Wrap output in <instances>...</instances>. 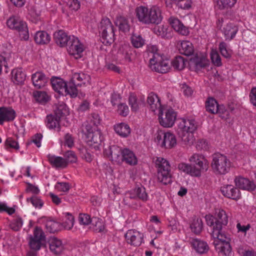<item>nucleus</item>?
I'll return each instance as SVG.
<instances>
[{
	"label": "nucleus",
	"mask_w": 256,
	"mask_h": 256,
	"mask_svg": "<svg viewBox=\"0 0 256 256\" xmlns=\"http://www.w3.org/2000/svg\"><path fill=\"white\" fill-rule=\"evenodd\" d=\"M135 12L138 20L144 24H158L162 19L160 8L156 6L150 8L140 6L136 8Z\"/></svg>",
	"instance_id": "obj_1"
},
{
	"label": "nucleus",
	"mask_w": 256,
	"mask_h": 256,
	"mask_svg": "<svg viewBox=\"0 0 256 256\" xmlns=\"http://www.w3.org/2000/svg\"><path fill=\"white\" fill-rule=\"evenodd\" d=\"M205 219L206 224L212 228L211 234L212 237H218L222 233H226L222 229L228 223V216L224 210H220L214 216L206 214Z\"/></svg>",
	"instance_id": "obj_2"
},
{
	"label": "nucleus",
	"mask_w": 256,
	"mask_h": 256,
	"mask_svg": "<svg viewBox=\"0 0 256 256\" xmlns=\"http://www.w3.org/2000/svg\"><path fill=\"white\" fill-rule=\"evenodd\" d=\"M196 129V122L194 120L182 119L178 124L177 133L185 144H190L193 142L192 133Z\"/></svg>",
	"instance_id": "obj_3"
},
{
	"label": "nucleus",
	"mask_w": 256,
	"mask_h": 256,
	"mask_svg": "<svg viewBox=\"0 0 256 256\" xmlns=\"http://www.w3.org/2000/svg\"><path fill=\"white\" fill-rule=\"evenodd\" d=\"M231 162L224 154L215 153L212 156L211 167L213 172L216 175H224L230 170Z\"/></svg>",
	"instance_id": "obj_4"
},
{
	"label": "nucleus",
	"mask_w": 256,
	"mask_h": 256,
	"mask_svg": "<svg viewBox=\"0 0 256 256\" xmlns=\"http://www.w3.org/2000/svg\"><path fill=\"white\" fill-rule=\"evenodd\" d=\"M156 46H152V56L150 60V68L159 73H166L170 69L169 60L164 58V54H160L157 52Z\"/></svg>",
	"instance_id": "obj_5"
},
{
	"label": "nucleus",
	"mask_w": 256,
	"mask_h": 256,
	"mask_svg": "<svg viewBox=\"0 0 256 256\" xmlns=\"http://www.w3.org/2000/svg\"><path fill=\"white\" fill-rule=\"evenodd\" d=\"M69 110L64 104L58 105L54 110V114H50L47 116L46 126L50 130L56 129L60 130V121L68 115Z\"/></svg>",
	"instance_id": "obj_6"
},
{
	"label": "nucleus",
	"mask_w": 256,
	"mask_h": 256,
	"mask_svg": "<svg viewBox=\"0 0 256 256\" xmlns=\"http://www.w3.org/2000/svg\"><path fill=\"white\" fill-rule=\"evenodd\" d=\"M104 154L114 163L120 164L125 162L128 163V149L112 146L105 148Z\"/></svg>",
	"instance_id": "obj_7"
},
{
	"label": "nucleus",
	"mask_w": 256,
	"mask_h": 256,
	"mask_svg": "<svg viewBox=\"0 0 256 256\" xmlns=\"http://www.w3.org/2000/svg\"><path fill=\"white\" fill-rule=\"evenodd\" d=\"M156 166L158 180L165 185L170 184L172 182V174L169 162L164 158H157Z\"/></svg>",
	"instance_id": "obj_8"
},
{
	"label": "nucleus",
	"mask_w": 256,
	"mask_h": 256,
	"mask_svg": "<svg viewBox=\"0 0 256 256\" xmlns=\"http://www.w3.org/2000/svg\"><path fill=\"white\" fill-rule=\"evenodd\" d=\"M7 26L12 30H17L22 39L27 40L29 38V32L27 24L19 18L12 16L6 22Z\"/></svg>",
	"instance_id": "obj_9"
},
{
	"label": "nucleus",
	"mask_w": 256,
	"mask_h": 256,
	"mask_svg": "<svg viewBox=\"0 0 256 256\" xmlns=\"http://www.w3.org/2000/svg\"><path fill=\"white\" fill-rule=\"evenodd\" d=\"M213 238L217 239L214 241V244L218 252L224 256H230L232 250L230 236L226 233H222L218 237Z\"/></svg>",
	"instance_id": "obj_10"
},
{
	"label": "nucleus",
	"mask_w": 256,
	"mask_h": 256,
	"mask_svg": "<svg viewBox=\"0 0 256 256\" xmlns=\"http://www.w3.org/2000/svg\"><path fill=\"white\" fill-rule=\"evenodd\" d=\"M103 138L100 130H91L88 126L85 132V141L87 144L96 151L100 150Z\"/></svg>",
	"instance_id": "obj_11"
},
{
	"label": "nucleus",
	"mask_w": 256,
	"mask_h": 256,
	"mask_svg": "<svg viewBox=\"0 0 256 256\" xmlns=\"http://www.w3.org/2000/svg\"><path fill=\"white\" fill-rule=\"evenodd\" d=\"M100 30L104 44H110L114 41V27L108 18H106L102 20Z\"/></svg>",
	"instance_id": "obj_12"
},
{
	"label": "nucleus",
	"mask_w": 256,
	"mask_h": 256,
	"mask_svg": "<svg viewBox=\"0 0 256 256\" xmlns=\"http://www.w3.org/2000/svg\"><path fill=\"white\" fill-rule=\"evenodd\" d=\"M84 50V44L78 37L72 35L67 48L68 54L75 59H79L83 56Z\"/></svg>",
	"instance_id": "obj_13"
},
{
	"label": "nucleus",
	"mask_w": 256,
	"mask_h": 256,
	"mask_svg": "<svg viewBox=\"0 0 256 256\" xmlns=\"http://www.w3.org/2000/svg\"><path fill=\"white\" fill-rule=\"evenodd\" d=\"M176 117V112L172 108L166 110L164 114H163L162 108L159 110V122L164 128L172 127L174 123Z\"/></svg>",
	"instance_id": "obj_14"
},
{
	"label": "nucleus",
	"mask_w": 256,
	"mask_h": 256,
	"mask_svg": "<svg viewBox=\"0 0 256 256\" xmlns=\"http://www.w3.org/2000/svg\"><path fill=\"white\" fill-rule=\"evenodd\" d=\"M45 242V236L42 230L38 227L34 228L33 236L29 238V244L32 250H39L43 242Z\"/></svg>",
	"instance_id": "obj_15"
},
{
	"label": "nucleus",
	"mask_w": 256,
	"mask_h": 256,
	"mask_svg": "<svg viewBox=\"0 0 256 256\" xmlns=\"http://www.w3.org/2000/svg\"><path fill=\"white\" fill-rule=\"evenodd\" d=\"M189 160L191 164L199 170L200 174L202 172L206 171L208 168V161L202 155L194 154L190 158Z\"/></svg>",
	"instance_id": "obj_16"
},
{
	"label": "nucleus",
	"mask_w": 256,
	"mask_h": 256,
	"mask_svg": "<svg viewBox=\"0 0 256 256\" xmlns=\"http://www.w3.org/2000/svg\"><path fill=\"white\" fill-rule=\"evenodd\" d=\"M220 192L226 198L237 200L240 198V192L238 188L231 184L224 185L220 188Z\"/></svg>",
	"instance_id": "obj_17"
},
{
	"label": "nucleus",
	"mask_w": 256,
	"mask_h": 256,
	"mask_svg": "<svg viewBox=\"0 0 256 256\" xmlns=\"http://www.w3.org/2000/svg\"><path fill=\"white\" fill-rule=\"evenodd\" d=\"M144 104V100L142 98H138L135 93H130L129 95V108L132 113L134 114L140 112V109Z\"/></svg>",
	"instance_id": "obj_18"
},
{
	"label": "nucleus",
	"mask_w": 256,
	"mask_h": 256,
	"mask_svg": "<svg viewBox=\"0 0 256 256\" xmlns=\"http://www.w3.org/2000/svg\"><path fill=\"white\" fill-rule=\"evenodd\" d=\"M234 181L236 187L242 190L252 192L256 188V185L253 181L240 176H236Z\"/></svg>",
	"instance_id": "obj_19"
},
{
	"label": "nucleus",
	"mask_w": 256,
	"mask_h": 256,
	"mask_svg": "<svg viewBox=\"0 0 256 256\" xmlns=\"http://www.w3.org/2000/svg\"><path fill=\"white\" fill-rule=\"evenodd\" d=\"M16 116L15 110L11 107H0V124L12 121Z\"/></svg>",
	"instance_id": "obj_20"
},
{
	"label": "nucleus",
	"mask_w": 256,
	"mask_h": 256,
	"mask_svg": "<svg viewBox=\"0 0 256 256\" xmlns=\"http://www.w3.org/2000/svg\"><path fill=\"white\" fill-rule=\"evenodd\" d=\"M168 22L174 30L179 34L183 36H188L189 34L188 28L184 26L178 18L171 16L169 18Z\"/></svg>",
	"instance_id": "obj_21"
},
{
	"label": "nucleus",
	"mask_w": 256,
	"mask_h": 256,
	"mask_svg": "<svg viewBox=\"0 0 256 256\" xmlns=\"http://www.w3.org/2000/svg\"><path fill=\"white\" fill-rule=\"evenodd\" d=\"M31 78L34 86L36 88H43L48 82V78L42 72H36L33 74Z\"/></svg>",
	"instance_id": "obj_22"
},
{
	"label": "nucleus",
	"mask_w": 256,
	"mask_h": 256,
	"mask_svg": "<svg viewBox=\"0 0 256 256\" xmlns=\"http://www.w3.org/2000/svg\"><path fill=\"white\" fill-rule=\"evenodd\" d=\"M72 36H68L63 30H59L54 34V40L56 44L60 47H64L70 42Z\"/></svg>",
	"instance_id": "obj_23"
},
{
	"label": "nucleus",
	"mask_w": 256,
	"mask_h": 256,
	"mask_svg": "<svg viewBox=\"0 0 256 256\" xmlns=\"http://www.w3.org/2000/svg\"><path fill=\"white\" fill-rule=\"evenodd\" d=\"M178 168L180 171L192 176L199 177L201 176L199 170L191 164L181 162L178 164Z\"/></svg>",
	"instance_id": "obj_24"
},
{
	"label": "nucleus",
	"mask_w": 256,
	"mask_h": 256,
	"mask_svg": "<svg viewBox=\"0 0 256 256\" xmlns=\"http://www.w3.org/2000/svg\"><path fill=\"white\" fill-rule=\"evenodd\" d=\"M50 250L55 254H60L64 250V246L62 240L55 237L49 240Z\"/></svg>",
	"instance_id": "obj_25"
},
{
	"label": "nucleus",
	"mask_w": 256,
	"mask_h": 256,
	"mask_svg": "<svg viewBox=\"0 0 256 256\" xmlns=\"http://www.w3.org/2000/svg\"><path fill=\"white\" fill-rule=\"evenodd\" d=\"M146 102L150 106V110L152 112H155L156 110L159 112L160 109H162V105L160 102V99L158 96L153 92H151L148 95Z\"/></svg>",
	"instance_id": "obj_26"
},
{
	"label": "nucleus",
	"mask_w": 256,
	"mask_h": 256,
	"mask_svg": "<svg viewBox=\"0 0 256 256\" xmlns=\"http://www.w3.org/2000/svg\"><path fill=\"white\" fill-rule=\"evenodd\" d=\"M90 78L88 74L84 73H74L71 78L72 83L77 86H81L82 84H86L90 82Z\"/></svg>",
	"instance_id": "obj_27"
},
{
	"label": "nucleus",
	"mask_w": 256,
	"mask_h": 256,
	"mask_svg": "<svg viewBox=\"0 0 256 256\" xmlns=\"http://www.w3.org/2000/svg\"><path fill=\"white\" fill-rule=\"evenodd\" d=\"M190 244L196 252L200 254L206 253L209 249L206 242L198 238L192 239Z\"/></svg>",
	"instance_id": "obj_28"
},
{
	"label": "nucleus",
	"mask_w": 256,
	"mask_h": 256,
	"mask_svg": "<svg viewBox=\"0 0 256 256\" xmlns=\"http://www.w3.org/2000/svg\"><path fill=\"white\" fill-rule=\"evenodd\" d=\"M26 78V74L21 68H14L11 72V78L15 84H22L24 82Z\"/></svg>",
	"instance_id": "obj_29"
},
{
	"label": "nucleus",
	"mask_w": 256,
	"mask_h": 256,
	"mask_svg": "<svg viewBox=\"0 0 256 256\" xmlns=\"http://www.w3.org/2000/svg\"><path fill=\"white\" fill-rule=\"evenodd\" d=\"M34 37L36 43L40 45L48 44L51 40L50 35L44 30L36 32Z\"/></svg>",
	"instance_id": "obj_30"
},
{
	"label": "nucleus",
	"mask_w": 256,
	"mask_h": 256,
	"mask_svg": "<svg viewBox=\"0 0 256 256\" xmlns=\"http://www.w3.org/2000/svg\"><path fill=\"white\" fill-rule=\"evenodd\" d=\"M176 144V140L175 136L172 132H166L164 138L160 144L161 147H164L166 148H171L174 147Z\"/></svg>",
	"instance_id": "obj_31"
},
{
	"label": "nucleus",
	"mask_w": 256,
	"mask_h": 256,
	"mask_svg": "<svg viewBox=\"0 0 256 256\" xmlns=\"http://www.w3.org/2000/svg\"><path fill=\"white\" fill-rule=\"evenodd\" d=\"M100 120L99 116L98 114H93L88 117L84 124L85 130H87L88 126H89L91 128V130H100L98 128V126L100 124Z\"/></svg>",
	"instance_id": "obj_32"
},
{
	"label": "nucleus",
	"mask_w": 256,
	"mask_h": 256,
	"mask_svg": "<svg viewBox=\"0 0 256 256\" xmlns=\"http://www.w3.org/2000/svg\"><path fill=\"white\" fill-rule=\"evenodd\" d=\"M53 89L60 94H64L66 90L67 84L62 78H53L51 81Z\"/></svg>",
	"instance_id": "obj_33"
},
{
	"label": "nucleus",
	"mask_w": 256,
	"mask_h": 256,
	"mask_svg": "<svg viewBox=\"0 0 256 256\" xmlns=\"http://www.w3.org/2000/svg\"><path fill=\"white\" fill-rule=\"evenodd\" d=\"M238 31V27L232 23L228 24L222 30L226 40H230L234 38Z\"/></svg>",
	"instance_id": "obj_34"
},
{
	"label": "nucleus",
	"mask_w": 256,
	"mask_h": 256,
	"mask_svg": "<svg viewBox=\"0 0 256 256\" xmlns=\"http://www.w3.org/2000/svg\"><path fill=\"white\" fill-rule=\"evenodd\" d=\"M120 99V98L119 95L114 94L112 96L111 102L114 106L118 104V114L121 116H126L128 114V108L126 104H119Z\"/></svg>",
	"instance_id": "obj_35"
},
{
	"label": "nucleus",
	"mask_w": 256,
	"mask_h": 256,
	"mask_svg": "<svg viewBox=\"0 0 256 256\" xmlns=\"http://www.w3.org/2000/svg\"><path fill=\"white\" fill-rule=\"evenodd\" d=\"M130 198H134L136 197L142 200H146L148 195L146 192L145 188L141 184L137 185L136 188L130 191Z\"/></svg>",
	"instance_id": "obj_36"
},
{
	"label": "nucleus",
	"mask_w": 256,
	"mask_h": 256,
	"mask_svg": "<svg viewBox=\"0 0 256 256\" xmlns=\"http://www.w3.org/2000/svg\"><path fill=\"white\" fill-rule=\"evenodd\" d=\"M48 162L52 166L57 168H64L67 166V161L60 156L49 154L48 156Z\"/></svg>",
	"instance_id": "obj_37"
},
{
	"label": "nucleus",
	"mask_w": 256,
	"mask_h": 256,
	"mask_svg": "<svg viewBox=\"0 0 256 256\" xmlns=\"http://www.w3.org/2000/svg\"><path fill=\"white\" fill-rule=\"evenodd\" d=\"M203 222L201 218L194 216L190 224V228L192 232L196 234H199L203 230Z\"/></svg>",
	"instance_id": "obj_38"
},
{
	"label": "nucleus",
	"mask_w": 256,
	"mask_h": 256,
	"mask_svg": "<svg viewBox=\"0 0 256 256\" xmlns=\"http://www.w3.org/2000/svg\"><path fill=\"white\" fill-rule=\"evenodd\" d=\"M180 52L184 55L189 56L193 54L194 50L192 44L189 41L184 40L181 42L179 48Z\"/></svg>",
	"instance_id": "obj_39"
},
{
	"label": "nucleus",
	"mask_w": 256,
	"mask_h": 256,
	"mask_svg": "<svg viewBox=\"0 0 256 256\" xmlns=\"http://www.w3.org/2000/svg\"><path fill=\"white\" fill-rule=\"evenodd\" d=\"M129 235H130V244L135 246L140 245L143 240L144 236L139 232L134 230H129Z\"/></svg>",
	"instance_id": "obj_40"
},
{
	"label": "nucleus",
	"mask_w": 256,
	"mask_h": 256,
	"mask_svg": "<svg viewBox=\"0 0 256 256\" xmlns=\"http://www.w3.org/2000/svg\"><path fill=\"white\" fill-rule=\"evenodd\" d=\"M191 64H194L197 70H200L206 68L208 65V62L206 58L202 57L195 56L190 60Z\"/></svg>",
	"instance_id": "obj_41"
},
{
	"label": "nucleus",
	"mask_w": 256,
	"mask_h": 256,
	"mask_svg": "<svg viewBox=\"0 0 256 256\" xmlns=\"http://www.w3.org/2000/svg\"><path fill=\"white\" fill-rule=\"evenodd\" d=\"M33 96L36 102L40 104H45L50 100V96L44 91L34 92Z\"/></svg>",
	"instance_id": "obj_42"
},
{
	"label": "nucleus",
	"mask_w": 256,
	"mask_h": 256,
	"mask_svg": "<svg viewBox=\"0 0 256 256\" xmlns=\"http://www.w3.org/2000/svg\"><path fill=\"white\" fill-rule=\"evenodd\" d=\"M64 218L62 223L63 228L67 230H70L74 224V218L72 214L68 212L64 214Z\"/></svg>",
	"instance_id": "obj_43"
},
{
	"label": "nucleus",
	"mask_w": 256,
	"mask_h": 256,
	"mask_svg": "<svg viewBox=\"0 0 256 256\" xmlns=\"http://www.w3.org/2000/svg\"><path fill=\"white\" fill-rule=\"evenodd\" d=\"M91 228L96 232H102L105 228L104 221L98 218H94L92 220Z\"/></svg>",
	"instance_id": "obj_44"
},
{
	"label": "nucleus",
	"mask_w": 256,
	"mask_h": 256,
	"mask_svg": "<svg viewBox=\"0 0 256 256\" xmlns=\"http://www.w3.org/2000/svg\"><path fill=\"white\" fill-rule=\"evenodd\" d=\"M217 101L213 98H208L206 102V108L207 112L215 114L216 106H218Z\"/></svg>",
	"instance_id": "obj_45"
},
{
	"label": "nucleus",
	"mask_w": 256,
	"mask_h": 256,
	"mask_svg": "<svg viewBox=\"0 0 256 256\" xmlns=\"http://www.w3.org/2000/svg\"><path fill=\"white\" fill-rule=\"evenodd\" d=\"M131 43L134 47L139 48L144 44V40L139 34L133 33L130 38Z\"/></svg>",
	"instance_id": "obj_46"
},
{
	"label": "nucleus",
	"mask_w": 256,
	"mask_h": 256,
	"mask_svg": "<svg viewBox=\"0 0 256 256\" xmlns=\"http://www.w3.org/2000/svg\"><path fill=\"white\" fill-rule=\"evenodd\" d=\"M115 132L120 136H127L128 134V126L126 123H120L114 126Z\"/></svg>",
	"instance_id": "obj_47"
},
{
	"label": "nucleus",
	"mask_w": 256,
	"mask_h": 256,
	"mask_svg": "<svg viewBox=\"0 0 256 256\" xmlns=\"http://www.w3.org/2000/svg\"><path fill=\"white\" fill-rule=\"evenodd\" d=\"M171 64L174 69L178 70H182L185 66L184 58L181 56H178L171 62Z\"/></svg>",
	"instance_id": "obj_48"
},
{
	"label": "nucleus",
	"mask_w": 256,
	"mask_h": 256,
	"mask_svg": "<svg viewBox=\"0 0 256 256\" xmlns=\"http://www.w3.org/2000/svg\"><path fill=\"white\" fill-rule=\"evenodd\" d=\"M46 228L50 232H55L60 229V225L58 222L49 220L46 222Z\"/></svg>",
	"instance_id": "obj_49"
},
{
	"label": "nucleus",
	"mask_w": 256,
	"mask_h": 256,
	"mask_svg": "<svg viewBox=\"0 0 256 256\" xmlns=\"http://www.w3.org/2000/svg\"><path fill=\"white\" fill-rule=\"evenodd\" d=\"M236 2V0H218V5L220 10L231 8Z\"/></svg>",
	"instance_id": "obj_50"
},
{
	"label": "nucleus",
	"mask_w": 256,
	"mask_h": 256,
	"mask_svg": "<svg viewBox=\"0 0 256 256\" xmlns=\"http://www.w3.org/2000/svg\"><path fill=\"white\" fill-rule=\"evenodd\" d=\"M76 84L72 83L70 81V83L66 86V90L63 95L69 94L72 97H76L78 94V90L76 88Z\"/></svg>",
	"instance_id": "obj_51"
},
{
	"label": "nucleus",
	"mask_w": 256,
	"mask_h": 256,
	"mask_svg": "<svg viewBox=\"0 0 256 256\" xmlns=\"http://www.w3.org/2000/svg\"><path fill=\"white\" fill-rule=\"evenodd\" d=\"M54 188L58 192L66 193L69 190L70 186L67 182H58L55 184Z\"/></svg>",
	"instance_id": "obj_52"
},
{
	"label": "nucleus",
	"mask_w": 256,
	"mask_h": 256,
	"mask_svg": "<svg viewBox=\"0 0 256 256\" xmlns=\"http://www.w3.org/2000/svg\"><path fill=\"white\" fill-rule=\"evenodd\" d=\"M116 24L119 27L120 30L126 32L128 28V22L126 18L120 16L116 20Z\"/></svg>",
	"instance_id": "obj_53"
},
{
	"label": "nucleus",
	"mask_w": 256,
	"mask_h": 256,
	"mask_svg": "<svg viewBox=\"0 0 256 256\" xmlns=\"http://www.w3.org/2000/svg\"><path fill=\"white\" fill-rule=\"evenodd\" d=\"M5 148L6 149L13 148L16 150L19 149V144L17 141L12 138H8L5 141Z\"/></svg>",
	"instance_id": "obj_54"
},
{
	"label": "nucleus",
	"mask_w": 256,
	"mask_h": 256,
	"mask_svg": "<svg viewBox=\"0 0 256 256\" xmlns=\"http://www.w3.org/2000/svg\"><path fill=\"white\" fill-rule=\"evenodd\" d=\"M23 222L20 218H15L10 223V228L14 231L19 230L22 227Z\"/></svg>",
	"instance_id": "obj_55"
},
{
	"label": "nucleus",
	"mask_w": 256,
	"mask_h": 256,
	"mask_svg": "<svg viewBox=\"0 0 256 256\" xmlns=\"http://www.w3.org/2000/svg\"><path fill=\"white\" fill-rule=\"evenodd\" d=\"M66 4L69 10L72 12L80 8V2L78 0H69Z\"/></svg>",
	"instance_id": "obj_56"
},
{
	"label": "nucleus",
	"mask_w": 256,
	"mask_h": 256,
	"mask_svg": "<svg viewBox=\"0 0 256 256\" xmlns=\"http://www.w3.org/2000/svg\"><path fill=\"white\" fill-rule=\"evenodd\" d=\"M218 48L221 54L226 58H230L231 57L230 54L227 50V44L224 42H220Z\"/></svg>",
	"instance_id": "obj_57"
},
{
	"label": "nucleus",
	"mask_w": 256,
	"mask_h": 256,
	"mask_svg": "<svg viewBox=\"0 0 256 256\" xmlns=\"http://www.w3.org/2000/svg\"><path fill=\"white\" fill-rule=\"evenodd\" d=\"M16 206L8 207L4 202H0V212H5L8 214L11 215L16 212Z\"/></svg>",
	"instance_id": "obj_58"
},
{
	"label": "nucleus",
	"mask_w": 256,
	"mask_h": 256,
	"mask_svg": "<svg viewBox=\"0 0 256 256\" xmlns=\"http://www.w3.org/2000/svg\"><path fill=\"white\" fill-rule=\"evenodd\" d=\"M177 6L184 10L189 9L191 7V0H175Z\"/></svg>",
	"instance_id": "obj_59"
},
{
	"label": "nucleus",
	"mask_w": 256,
	"mask_h": 256,
	"mask_svg": "<svg viewBox=\"0 0 256 256\" xmlns=\"http://www.w3.org/2000/svg\"><path fill=\"white\" fill-rule=\"evenodd\" d=\"M64 156L65 158V160L67 161V164L69 162L73 163L76 162L77 161V157L72 151L69 150L66 152L64 154Z\"/></svg>",
	"instance_id": "obj_60"
},
{
	"label": "nucleus",
	"mask_w": 256,
	"mask_h": 256,
	"mask_svg": "<svg viewBox=\"0 0 256 256\" xmlns=\"http://www.w3.org/2000/svg\"><path fill=\"white\" fill-rule=\"evenodd\" d=\"M27 201L30 202L36 208H40L43 205V203L41 200L36 196L27 198Z\"/></svg>",
	"instance_id": "obj_61"
},
{
	"label": "nucleus",
	"mask_w": 256,
	"mask_h": 256,
	"mask_svg": "<svg viewBox=\"0 0 256 256\" xmlns=\"http://www.w3.org/2000/svg\"><path fill=\"white\" fill-rule=\"evenodd\" d=\"M78 220L80 224L82 225H88L92 222L90 216L85 214L79 215Z\"/></svg>",
	"instance_id": "obj_62"
},
{
	"label": "nucleus",
	"mask_w": 256,
	"mask_h": 256,
	"mask_svg": "<svg viewBox=\"0 0 256 256\" xmlns=\"http://www.w3.org/2000/svg\"><path fill=\"white\" fill-rule=\"evenodd\" d=\"M211 60L215 66H220L222 65L221 58L216 52H214L211 54Z\"/></svg>",
	"instance_id": "obj_63"
},
{
	"label": "nucleus",
	"mask_w": 256,
	"mask_h": 256,
	"mask_svg": "<svg viewBox=\"0 0 256 256\" xmlns=\"http://www.w3.org/2000/svg\"><path fill=\"white\" fill-rule=\"evenodd\" d=\"M64 146H67L69 148H72L74 145V139L72 136L69 134L65 135L64 138Z\"/></svg>",
	"instance_id": "obj_64"
}]
</instances>
